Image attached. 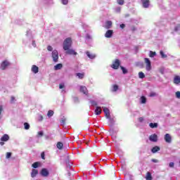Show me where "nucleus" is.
Masks as SVG:
<instances>
[{"label": "nucleus", "instance_id": "obj_7", "mask_svg": "<svg viewBox=\"0 0 180 180\" xmlns=\"http://www.w3.org/2000/svg\"><path fill=\"white\" fill-rule=\"evenodd\" d=\"M149 140L150 141H153V143H155L158 140V136H157V134H153L149 136Z\"/></svg>", "mask_w": 180, "mask_h": 180}, {"label": "nucleus", "instance_id": "obj_2", "mask_svg": "<svg viewBox=\"0 0 180 180\" xmlns=\"http://www.w3.org/2000/svg\"><path fill=\"white\" fill-rule=\"evenodd\" d=\"M145 64H146V68L147 71L151 70V61L149 58H144Z\"/></svg>", "mask_w": 180, "mask_h": 180}, {"label": "nucleus", "instance_id": "obj_19", "mask_svg": "<svg viewBox=\"0 0 180 180\" xmlns=\"http://www.w3.org/2000/svg\"><path fill=\"white\" fill-rule=\"evenodd\" d=\"M8 140H9V135L8 134H4L1 138V141H8Z\"/></svg>", "mask_w": 180, "mask_h": 180}, {"label": "nucleus", "instance_id": "obj_37", "mask_svg": "<svg viewBox=\"0 0 180 180\" xmlns=\"http://www.w3.org/2000/svg\"><path fill=\"white\" fill-rule=\"evenodd\" d=\"M11 157H12V153H11V152H7V153H6V158L9 159Z\"/></svg>", "mask_w": 180, "mask_h": 180}, {"label": "nucleus", "instance_id": "obj_8", "mask_svg": "<svg viewBox=\"0 0 180 180\" xmlns=\"http://www.w3.org/2000/svg\"><path fill=\"white\" fill-rule=\"evenodd\" d=\"M40 174L42 176H49V175L50 174V173L49 172V170H47V169L46 168H43L41 172H40Z\"/></svg>", "mask_w": 180, "mask_h": 180}, {"label": "nucleus", "instance_id": "obj_54", "mask_svg": "<svg viewBox=\"0 0 180 180\" xmlns=\"http://www.w3.org/2000/svg\"><path fill=\"white\" fill-rule=\"evenodd\" d=\"M152 162H158V160L157 159H152Z\"/></svg>", "mask_w": 180, "mask_h": 180}, {"label": "nucleus", "instance_id": "obj_56", "mask_svg": "<svg viewBox=\"0 0 180 180\" xmlns=\"http://www.w3.org/2000/svg\"><path fill=\"white\" fill-rule=\"evenodd\" d=\"M60 123H63V124H64L65 123V119H62Z\"/></svg>", "mask_w": 180, "mask_h": 180}, {"label": "nucleus", "instance_id": "obj_46", "mask_svg": "<svg viewBox=\"0 0 180 180\" xmlns=\"http://www.w3.org/2000/svg\"><path fill=\"white\" fill-rule=\"evenodd\" d=\"M157 95V94L154 93V92H151L149 95V96L153 97V96H155Z\"/></svg>", "mask_w": 180, "mask_h": 180}, {"label": "nucleus", "instance_id": "obj_20", "mask_svg": "<svg viewBox=\"0 0 180 180\" xmlns=\"http://www.w3.org/2000/svg\"><path fill=\"white\" fill-rule=\"evenodd\" d=\"M57 148H58V150H63V147H64V144L63 143V142H58L56 144Z\"/></svg>", "mask_w": 180, "mask_h": 180}, {"label": "nucleus", "instance_id": "obj_51", "mask_svg": "<svg viewBox=\"0 0 180 180\" xmlns=\"http://www.w3.org/2000/svg\"><path fill=\"white\" fill-rule=\"evenodd\" d=\"M43 120V115H39V121L41 122Z\"/></svg>", "mask_w": 180, "mask_h": 180}, {"label": "nucleus", "instance_id": "obj_30", "mask_svg": "<svg viewBox=\"0 0 180 180\" xmlns=\"http://www.w3.org/2000/svg\"><path fill=\"white\" fill-rule=\"evenodd\" d=\"M158 151V146H155L151 149V152L154 154Z\"/></svg>", "mask_w": 180, "mask_h": 180}, {"label": "nucleus", "instance_id": "obj_40", "mask_svg": "<svg viewBox=\"0 0 180 180\" xmlns=\"http://www.w3.org/2000/svg\"><path fill=\"white\" fill-rule=\"evenodd\" d=\"M3 110H4V107L2 105H0V119L1 117V115H2Z\"/></svg>", "mask_w": 180, "mask_h": 180}, {"label": "nucleus", "instance_id": "obj_22", "mask_svg": "<svg viewBox=\"0 0 180 180\" xmlns=\"http://www.w3.org/2000/svg\"><path fill=\"white\" fill-rule=\"evenodd\" d=\"M146 180H153V176H151V173H150V172H148L146 173Z\"/></svg>", "mask_w": 180, "mask_h": 180}, {"label": "nucleus", "instance_id": "obj_24", "mask_svg": "<svg viewBox=\"0 0 180 180\" xmlns=\"http://www.w3.org/2000/svg\"><path fill=\"white\" fill-rule=\"evenodd\" d=\"M117 89H119V86H117V84L112 85V92H116Z\"/></svg>", "mask_w": 180, "mask_h": 180}, {"label": "nucleus", "instance_id": "obj_43", "mask_svg": "<svg viewBox=\"0 0 180 180\" xmlns=\"http://www.w3.org/2000/svg\"><path fill=\"white\" fill-rule=\"evenodd\" d=\"M176 97L178 98V99H180V91L176 92Z\"/></svg>", "mask_w": 180, "mask_h": 180}, {"label": "nucleus", "instance_id": "obj_15", "mask_svg": "<svg viewBox=\"0 0 180 180\" xmlns=\"http://www.w3.org/2000/svg\"><path fill=\"white\" fill-rule=\"evenodd\" d=\"M39 174V170L33 169L31 172L32 178H34Z\"/></svg>", "mask_w": 180, "mask_h": 180}, {"label": "nucleus", "instance_id": "obj_36", "mask_svg": "<svg viewBox=\"0 0 180 180\" xmlns=\"http://www.w3.org/2000/svg\"><path fill=\"white\" fill-rule=\"evenodd\" d=\"M90 103H91V106H98V103L95 101H91Z\"/></svg>", "mask_w": 180, "mask_h": 180}, {"label": "nucleus", "instance_id": "obj_32", "mask_svg": "<svg viewBox=\"0 0 180 180\" xmlns=\"http://www.w3.org/2000/svg\"><path fill=\"white\" fill-rule=\"evenodd\" d=\"M141 103H146L147 102V98L144 96L141 97Z\"/></svg>", "mask_w": 180, "mask_h": 180}, {"label": "nucleus", "instance_id": "obj_18", "mask_svg": "<svg viewBox=\"0 0 180 180\" xmlns=\"http://www.w3.org/2000/svg\"><path fill=\"white\" fill-rule=\"evenodd\" d=\"M32 72H34V74H37V72H39V67H37L34 65H32Z\"/></svg>", "mask_w": 180, "mask_h": 180}, {"label": "nucleus", "instance_id": "obj_58", "mask_svg": "<svg viewBox=\"0 0 180 180\" xmlns=\"http://www.w3.org/2000/svg\"><path fill=\"white\" fill-rule=\"evenodd\" d=\"M178 29H179V27H176L174 28V30H175L176 32H178Z\"/></svg>", "mask_w": 180, "mask_h": 180}, {"label": "nucleus", "instance_id": "obj_26", "mask_svg": "<svg viewBox=\"0 0 180 180\" xmlns=\"http://www.w3.org/2000/svg\"><path fill=\"white\" fill-rule=\"evenodd\" d=\"M76 75L78 77V78H79V79H82L85 76L84 73H77Z\"/></svg>", "mask_w": 180, "mask_h": 180}, {"label": "nucleus", "instance_id": "obj_59", "mask_svg": "<svg viewBox=\"0 0 180 180\" xmlns=\"http://www.w3.org/2000/svg\"><path fill=\"white\" fill-rule=\"evenodd\" d=\"M158 150H160V148H158Z\"/></svg>", "mask_w": 180, "mask_h": 180}, {"label": "nucleus", "instance_id": "obj_38", "mask_svg": "<svg viewBox=\"0 0 180 180\" xmlns=\"http://www.w3.org/2000/svg\"><path fill=\"white\" fill-rule=\"evenodd\" d=\"M118 5H124V0H117Z\"/></svg>", "mask_w": 180, "mask_h": 180}, {"label": "nucleus", "instance_id": "obj_45", "mask_svg": "<svg viewBox=\"0 0 180 180\" xmlns=\"http://www.w3.org/2000/svg\"><path fill=\"white\" fill-rule=\"evenodd\" d=\"M174 162H172L169 164V167L170 168H174Z\"/></svg>", "mask_w": 180, "mask_h": 180}, {"label": "nucleus", "instance_id": "obj_29", "mask_svg": "<svg viewBox=\"0 0 180 180\" xmlns=\"http://www.w3.org/2000/svg\"><path fill=\"white\" fill-rule=\"evenodd\" d=\"M24 127L25 130H29L30 129V125L27 122L24 123Z\"/></svg>", "mask_w": 180, "mask_h": 180}, {"label": "nucleus", "instance_id": "obj_9", "mask_svg": "<svg viewBox=\"0 0 180 180\" xmlns=\"http://www.w3.org/2000/svg\"><path fill=\"white\" fill-rule=\"evenodd\" d=\"M143 8H147L150 6V0H141Z\"/></svg>", "mask_w": 180, "mask_h": 180}, {"label": "nucleus", "instance_id": "obj_17", "mask_svg": "<svg viewBox=\"0 0 180 180\" xmlns=\"http://www.w3.org/2000/svg\"><path fill=\"white\" fill-rule=\"evenodd\" d=\"M104 27L105 29H110V27H112V21H106Z\"/></svg>", "mask_w": 180, "mask_h": 180}, {"label": "nucleus", "instance_id": "obj_53", "mask_svg": "<svg viewBox=\"0 0 180 180\" xmlns=\"http://www.w3.org/2000/svg\"><path fill=\"white\" fill-rule=\"evenodd\" d=\"M38 136H39L40 137H41V136H43V131H39V132H38Z\"/></svg>", "mask_w": 180, "mask_h": 180}, {"label": "nucleus", "instance_id": "obj_52", "mask_svg": "<svg viewBox=\"0 0 180 180\" xmlns=\"http://www.w3.org/2000/svg\"><path fill=\"white\" fill-rule=\"evenodd\" d=\"M59 88H60V89H63V88H64V84H59Z\"/></svg>", "mask_w": 180, "mask_h": 180}, {"label": "nucleus", "instance_id": "obj_1", "mask_svg": "<svg viewBox=\"0 0 180 180\" xmlns=\"http://www.w3.org/2000/svg\"><path fill=\"white\" fill-rule=\"evenodd\" d=\"M71 46H72V39L71 37L66 38L63 41V50L67 51L71 49Z\"/></svg>", "mask_w": 180, "mask_h": 180}, {"label": "nucleus", "instance_id": "obj_10", "mask_svg": "<svg viewBox=\"0 0 180 180\" xmlns=\"http://www.w3.org/2000/svg\"><path fill=\"white\" fill-rule=\"evenodd\" d=\"M66 54H69V56H77L78 54L74 49H68L66 50Z\"/></svg>", "mask_w": 180, "mask_h": 180}, {"label": "nucleus", "instance_id": "obj_16", "mask_svg": "<svg viewBox=\"0 0 180 180\" xmlns=\"http://www.w3.org/2000/svg\"><path fill=\"white\" fill-rule=\"evenodd\" d=\"M102 113V108L99 106H97L95 110V115H101Z\"/></svg>", "mask_w": 180, "mask_h": 180}, {"label": "nucleus", "instance_id": "obj_57", "mask_svg": "<svg viewBox=\"0 0 180 180\" xmlns=\"http://www.w3.org/2000/svg\"><path fill=\"white\" fill-rule=\"evenodd\" d=\"M5 145V142H4V141H1L0 142V146H4Z\"/></svg>", "mask_w": 180, "mask_h": 180}, {"label": "nucleus", "instance_id": "obj_27", "mask_svg": "<svg viewBox=\"0 0 180 180\" xmlns=\"http://www.w3.org/2000/svg\"><path fill=\"white\" fill-rule=\"evenodd\" d=\"M86 54L87 57H89V58H91V59L95 58V55L91 54V53H89V51H87Z\"/></svg>", "mask_w": 180, "mask_h": 180}, {"label": "nucleus", "instance_id": "obj_28", "mask_svg": "<svg viewBox=\"0 0 180 180\" xmlns=\"http://www.w3.org/2000/svg\"><path fill=\"white\" fill-rule=\"evenodd\" d=\"M54 115V111L50 110L48 111L47 116L48 117H51Z\"/></svg>", "mask_w": 180, "mask_h": 180}, {"label": "nucleus", "instance_id": "obj_11", "mask_svg": "<svg viewBox=\"0 0 180 180\" xmlns=\"http://www.w3.org/2000/svg\"><path fill=\"white\" fill-rule=\"evenodd\" d=\"M112 36H113V30H108L105 34V37L107 39H110Z\"/></svg>", "mask_w": 180, "mask_h": 180}, {"label": "nucleus", "instance_id": "obj_23", "mask_svg": "<svg viewBox=\"0 0 180 180\" xmlns=\"http://www.w3.org/2000/svg\"><path fill=\"white\" fill-rule=\"evenodd\" d=\"M149 126L151 129H155L156 127H158V124L151 122V123L149 124Z\"/></svg>", "mask_w": 180, "mask_h": 180}, {"label": "nucleus", "instance_id": "obj_21", "mask_svg": "<svg viewBox=\"0 0 180 180\" xmlns=\"http://www.w3.org/2000/svg\"><path fill=\"white\" fill-rule=\"evenodd\" d=\"M62 68H63V64L61 63H58L54 66V70L56 71H58V70H61Z\"/></svg>", "mask_w": 180, "mask_h": 180}, {"label": "nucleus", "instance_id": "obj_14", "mask_svg": "<svg viewBox=\"0 0 180 180\" xmlns=\"http://www.w3.org/2000/svg\"><path fill=\"white\" fill-rule=\"evenodd\" d=\"M174 84L175 85H179L180 84V77L179 76H175L173 80Z\"/></svg>", "mask_w": 180, "mask_h": 180}, {"label": "nucleus", "instance_id": "obj_25", "mask_svg": "<svg viewBox=\"0 0 180 180\" xmlns=\"http://www.w3.org/2000/svg\"><path fill=\"white\" fill-rule=\"evenodd\" d=\"M39 165H40V162H35L32 165V168H39Z\"/></svg>", "mask_w": 180, "mask_h": 180}, {"label": "nucleus", "instance_id": "obj_12", "mask_svg": "<svg viewBox=\"0 0 180 180\" xmlns=\"http://www.w3.org/2000/svg\"><path fill=\"white\" fill-rule=\"evenodd\" d=\"M160 56L162 60H167V58H168V53L164 52L163 51H160Z\"/></svg>", "mask_w": 180, "mask_h": 180}, {"label": "nucleus", "instance_id": "obj_41", "mask_svg": "<svg viewBox=\"0 0 180 180\" xmlns=\"http://www.w3.org/2000/svg\"><path fill=\"white\" fill-rule=\"evenodd\" d=\"M41 158H42V160H46L44 152L41 153Z\"/></svg>", "mask_w": 180, "mask_h": 180}, {"label": "nucleus", "instance_id": "obj_39", "mask_svg": "<svg viewBox=\"0 0 180 180\" xmlns=\"http://www.w3.org/2000/svg\"><path fill=\"white\" fill-rule=\"evenodd\" d=\"M61 2L63 5H68V0H61Z\"/></svg>", "mask_w": 180, "mask_h": 180}, {"label": "nucleus", "instance_id": "obj_4", "mask_svg": "<svg viewBox=\"0 0 180 180\" xmlns=\"http://www.w3.org/2000/svg\"><path fill=\"white\" fill-rule=\"evenodd\" d=\"M52 58L54 63H57L58 61V51H57V50L52 51Z\"/></svg>", "mask_w": 180, "mask_h": 180}, {"label": "nucleus", "instance_id": "obj_55", "mask_svg": "<svg viewBox=\"0 0 180 180\" xmlns=\"http://www.w3.org/2000/svg\"><path fill=\"white\" fill-rule=\"evenodd\" d=\"M33 47H36V41H32Z\"/></svg>", "mask_w": 180, "mask_h": 180}, {"label": "nucleus", "instance_id": "obj_42", "mask_svg": "<svg viewBox=\"0 0 180 180\" xmlns=\"http://www.w3.org/2000/svg\"><path fill=\"white\" fill-rule=\"evenodd\" d=\"M160 72L164 74V72H165V69L164 68H161L160 69Z\"/></svg>", "mask_w": 180, "mask_h": 180}, {"label": "nucleus", "instance_id": "obj_35", "mask_svg": "<svg viewBox=\"0 0 180 180\" xmlns=\"http://www.w3.org/2000/svg\"><path fill=\"white\" fill-rule=\"evenodd\" d=\"M120 68H121V70H122L123 74H127V70L126 68H124V67L120 66Z\"/></svg>", "mask_w": 180, "mask_h": 180}, {"label": "nucleus", "instance_id": "obj_6", "mask_svg": "<svg viewBox=\"0 0 180 180\" xmlns=\"http://www.w3.org/2000/svg\"><path fill=\"white\" fill-rule=\"evenodd\" d=\"M9 65H11V63L8 60H4L1 63V70H6V67H9Z\"/></svg>", "mask_w": 180, "mask_h": 180}, {"label": "nucleus", "instance_id": "obj_3", "mask_svg": "<svg viewBox=\"0 0 180 180\" xmlns=\"http://www.w3.org/2000/svg\"><path fill=\"white\" fill-rule=\"evenodd\" d=\"M120 66V60L119 59H115V60L112 63L111 67L113 70H117Z\"/></svg>", "mask_w": 180, "mask_h": 180}, {"label": "nucleus", "instance_id": "obj_34", "mask_svg": "<svg viewBox=\"0 0 180 180\" xmlns=\"http://www.w3.org/2000/svg\"><path fill=\"white\" fill-rule=\"evenodd\" d=\"M103 112L105 113V115L108 114V113H110V111L109 110V109L106 107L103 108Z\"/></svg>", "mask_w": 180, "mask_h": 180}, {"label": "nucleus", "instance_id": "obj_13", "mask_svg": "<svg viewBox=\"0 0 180 180\" xmlns=\"http://www.w3.org/2000/svg\"><path fill=\"white\" fill-rule=\"evenodd\" d=\"M80 92H82L84 95H88V89L85 86H80Z\"/></svg>", "mask_w": 180, "mask_h": 180}, {"label": "nucleus", "instance_id": "obj_5", "mask_svg": "<svg viewBox=\"0 0 180 180\" xmlns=\"http://www.w3.org/2000/svg\"><path fill=\"white\" fill-rule=\"evenodd\" d=\"M165 141L169 144H171V143H172V137H171V135H169V134H166L165 135Z\"/></svg>", "mask_w": 180, "mask_h": 180}, {"label": "nucleus", "instance_id": "obj_44", "mask_svg": "<svg viewBox=\"0 0 180 180\" xmlns=\"http://www.w3.org/2000/svg\"><path fill=\"white\" fill-rule=\"evenodd\" d=\"M47 50L48 51H53V47L51 46H48Z\"/></svg>", "mask_w": 180, "mask_h": 180}, {"label": "nucleus", "instance_id": "obj_31", "mask_svg": "<svg viewBox=\"0 0 180 180\" xmlns=\"http://www.w3.org/2000/svg\"><path fill=\"white\" fill-rule=\"evenodd\" d=\"M155 56H157V53L152 51H150L149 57L153 58L155 57Z\"/></svg>", "mask_w": 180, "mask_h": 180}, {"label": "nucleus", "instance_id": "obj_50", "mask_svg": "<svg viewBox=\"0 0 180 180\" xmlns=\"http://www.w3.org/2000/svg\"><path fill=\"white\" fill-rule=\"evenodd\" d=\"M14 101H15V97L11 96V103H13Z\"/></svg>", "mask_w": 180, "mask_h": 180}, {"label": "nucleus", "instance_id": "obj_49", "mask_svg": "<svg viewBox=\"0 0 180 180\" xmlns=\"http://www.w3.org/2000/svg\"><path fill=\"white\" fill-rule=\"evenodd\" d=\"M120 27H121V29H124V27H126V25H124V24H121V25H120Z\"/></svg>", "mask_w": 180, "mask_h": 180}, {"label": "nucleus", "instance_id": "obj_47", "mask_svg": "<svg viewBox=\"0 0 180 180\" xmlns=\"http://www.w3.org/2000/svg\"><path fill=\"white\" fill-rule=\"evenodd\" d=\"M105 117H107V119H110V112L105 114Z\"/></svg>", "mask_w": 180, "mask_h": 180}, {"label": "nucleus", "instance_id": "obj_33", "mask_svg": "<svg viewBox=\"0 0 180 180\" xmlns=\"http://www.w3.org/2000/svg\"><path fill=\"white\" fill-rule=\"evenodd\" d=\"M139 78L143 79V78L146 77V75H144V73L143 72H139Z\"/></svg>", "mask_w": 180, "mask_h": 180}, {"label": "nucleus", "instance_id": "obj_48", "mask_svg": "<svg viewBox=\"0 0 180 180\" xmlns=\"http://www.w3.org/2000/svg\"><path fill=\"white\" fill-rule=\"evenodd\" d=\"M144 121V118L143 117H141L139 118V122H140L141 123V122Z\"/></svg>", "mask_w": 180, "mask_h": 180}]
</instances>
